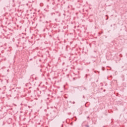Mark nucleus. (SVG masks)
<instances>
[{
    "mask_svg": "<svg viewBox=\"0 0 127 127\" xmlns=\"http://www.w3.org/2000/svg\"><path fill=\"white\" fill-rule=\"evenodd\" d=\"M86 127H89V126H87Z\"/></svg>",
    "mask_w": 127,
    "mask_h": 127,
    "instance_id": "f03ea898",
    "label": "nucleus"
},
{
    "mask_svg": "<svg viewBox=\"0 0 127 127\" xmlns=\"http://www.w3.org/2000/svg\"><path fill=\"white\" fill-rule=\"evenodd\" d=\"M102 70L103 71H104L105 69H104V68H102Z\"/></svg>",
    "mask_w": 127,
    "mask_h": 127,
    "instance_id": "f257e3e1",
    "label": "nucleus"
}]
</instances>
